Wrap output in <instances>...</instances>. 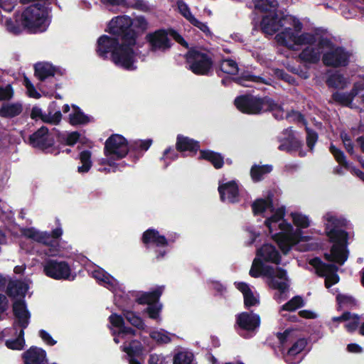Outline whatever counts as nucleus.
<instances>
[{"label":"nucleus","mask_w":364,"mask_h":364,"mask_svg":"<svg viewBox=\"0 0 364 364\" xmlns=\"http://www.w3.org/2000/svg\"><path fill=\"white\" fill-rule=\"evenodd\" d=\"M174 364H195L193 353L188 351L178 353L174 358Z\"/></svg>","instance_id":"obj_46"},{"label":"nucleus","mask_w":364,"mask_h":364,"mask_svg":"<svg viewBox=\"0 0 364 364\" xmlns=\"http://www.w3.org/2000/svg\"><path fill=\"white\" fill-rule=\"evenodd\" d=\"M309 264L314 269L315 272L318 275L325 277L326 288L328 289L332 285L338 282L339 277L336 274L337 268L334 265L326 264L317 257L311 259Z\"/></svg>","instance_id":"obj_19"},{"label":"nucleus","mask_w":364,"mask_h":364,"mask_svg":"<svg viewBox=\"0 0 364 364\" xmlns=\"http://www.w3.org/2000/svg\"><path fill=\"white\" fill-rule=\"evenodd\" d=\"M58 72V68L47 62L38 63L35 65L36 75L41 81L54 77Z\"/></svg>","instance_id":"obj_32"},{"label":"nucleus","mask_w":364,"mask_h":364,"mask_svg":"<svg viewBox=\"0 0 364 364\" xmlns=\"http://www.w3.org/2000/svg\"><path fill=\"white\" fill-rule=\"evenodd\" d=\"M236 288L242 293L244 297V303L246 307L257 306L259 303L258 294L253 291L250 286L244 282H235Z\"/></svg>","instance_id":"obj_27"},{"label":"nucleus","mask_w":364,"mask_h":364,"mask_svg":"<svg viewBox=\"0 0 364 364\" xmlns=\"http://www.w3.org/2000/svg\"><path fill=\"white\" fill-rule=\"evenodd\" d=\"M174 237L166 238L164 235H161L157 230L154 229L147 230L143 235L142 240L146 245L155 246L158 252L157 259L162 258L166 253L167 247L171 242L174 241Z\"/></svg>","instance_id":"obj_18"},{"label":"nucleus","mask_w":364,"mask_h":364,"mask_svg":"<svg viewBox=\"0 0 364 364\" xmlns=\"http://www.w3.org/2000/svg\"><path fill=\"white\" fill-rule=\"evenodd\" d=\"M1 24L4 26L9 32L18 33L20 32V28L11 21V19L6 16L1 15Z\"/></svg>","instance_id":"obj_51"},{"label":"nucleus","mask_w":364,"mask_h":364,"mask_svg":"<svg viewBox=\"0 0 364 364\" xmlns=\"http://www.w3.org/2000/svg\"><path fill=\"white\" fill-rule=\"evenodd\" d=\"M129 150L127 140L120 134H112L105 141V157L99 161L100 165H107L109 167L99 168L101 172H115L119 170L121 164L115 162L125 157Z\"/></svg>","instance_id":"obj_8"},{"label":"nucleus","mask_w":364,"mask_h":364,"mask_svg":"<svg viewBox=\"0 0 364 364\" xmlns=\"http://www.w3.org/2000/svg\"><path fill=\"white\" fill-rule=\"evenodd\" d=\"M164 157L165 159L175 160L178 157V154L172 148H168L165 150Z\"/></svg>","instance_id":"obj_63"},{"label":"nucleus","mask_w":364,"mask_h":364,"mask_svg":"<svg viewBox=\"0 0 364 364\" xmlns=\"http://www.w3.org/2000/svg\"><path fill=\"white\" fill-rule=\"evenodd\" d=\"M70 123L73 125L85 124L91 121V118L85 115L78 107L73 105L69 114Z\"/></svg>","instance_id":"obj_36"},{"label":"nucleus","mask_w":364,"mask_h":364,"mask_svg":"<svg viewBox=\"0 0 364 364\" xmlns=\"http://www.w3.org/2000/svg\"><path fill=\"white\" fill-rule=\"evenodd\" d=\"M220 68L223 72L229 75L237 74L239 68L235 61L231 59H225L221 62Z\"/></svg>","instance_id":"obj_45"},{"label":"nucleus","mask_w":364,"mask_h":364,"mask_svg":"<svg viewBox=\"0 0 364 364\" xmlns=\"http://www.w3.org/2000/svg\"><path fill=\"white\" fill-rule=\"evenodd\" d=\"M21 232L23 237L34 242L46 245L51 244V237L48 232L40 231L34 228H28L22 229Z\"/></svg>","instance_id":"obj_28"},{"label":"nucleus","mask_w":364,"mask_h":364,"mask_svg":"<svg viewBox=\"0 0 364 364\" xmlns=\"http://www.w3.org/2000/svg\"><path fill=\"white\" fill-rule=\"evenodd\" d=\"M176 146L178 151L190 153H196L200 147L198 141L183 135H178Z\"/></svg>","instance_id":"obj_34"},{"label":"nucleus","mask_w":364,"mask_h":364,"mask_svg":"<svg viewBox=\"0 0 364 364\" xmlns=\"http://www.w3.org/2000/svg\"><path fill=\"white\" fill-rule=\"evenodd\" d=\"M200 159H203L210 161L215 168H220L223 165V158L218 153L212 151L210 150L200 151Z\"/></svg>","instance_id":"obj_37"},{"label":"nucleus","mask_w":364,"mask_h":364,"mask_svg":"<svg viewBox=\"0 0 364 364\" xmlns=\"http://www.w3.org/2000/svg\"><path fill=\"white\" fill-rule=\"evenodd\" d=\"M260 277L265 278L269 287L278 291L274 297L279 303L286 299L285 293L289 287V279L285 269L278 267H267L261 271Z\"/></svg>","instance_id":"obj_10"},{"label":"nucleus","mask_w":364,"mask_h":364,"mask_svg":"<svg viewBox=\"0 0 364 364\" xmlns=\"http://www.w3.org/2000/svg\"><path fill=\"white\" fill-rule=\"evenodd\" d=\"M315 38L313 42L306 43L299 53V58L305 62L316 63L323 55V63L327 66L339 67L348 64L350 53L343 48L336 46L327 38L318 32L311 33Z\"/></svg>","instance_id":"obj_3"},{"label":"nucleus","mask_w":364,"mask_h":364,"mask_svg":"<svg viewBox=\"0 0 364 364\" xmlns=\"http://www.w3.org/2000/svg\"><path fill=\"white\" fill-rule=\"evenodd\" d=\"M147 28V22L143 16H137L132 19L130 29L136 34V31H144Z\"/></svg>","instance_id":"obj_50"},{"label":"nucleus","mask_w":364,"mask_h":364,"mask_svg":"<svg viewBox=\"0 0 364 364\" xmlns=\"http://www.w3.org/2000/svg\"><path fill=\"white\" fill-rule=\"evenodd\" d=\"M109 321L111 324L110 328L114 336V341L116 343H126L134 337L135 331L132 328L124 326V320L121 316L112 314L109 317Z\"/></svg>","instance_id":"obj_20"},{"label":"nucleus","mask_w":364,"mask_h":364,"mask_svg":"<svg viewBox=\"0 0 364 364\" xmlns=\"http://www.w3.org/2000/svg\"><path fill=\"white\" fill-rule=\"evenodd\" d=\"M149 335L153 340L159 343H167L171 341L170 334L164 329L153 330Z\"/></svg>","instance_id":"obj_43"},{"label":"nucleus","mask_w":364,"mask_h":364,"mask_svg":"<svg viewBox=\"0 0 364 364\" xmlns=\"http://www.w3.org/2000/svg\"><path fill=\"white\" fill-rule=\"evenodd\" d=\"M303 27L297 17L283 15L276 10L264 16L261 22V28L264 33L273 35L277 32V43L292 50H299L315 39L311 32H302Z\"/></svg>","instance_id":"obj_2"},{"label":"nucleus","mask_w":364,"mask_h":364,"mask_svg":"<svg viewBox=\"0 0 364 364\" xmlns=\"http://www.w3.org/2000/svg\"><path fill=\"white\" fill-rule=\"evenodd\" d=\"M307 136L306 142L310 150H312L314 144L317 141L318 136L317 134L308 128H306Z\"/></svg>","instance_id":"obj_56"},{"label":"nucleus","mask_w":364,"mask_h":364,"mask_svg":"<svg viewBox=\"0 0 364 364\" xmlns=\"http://www.w3.org/2000/svg\"><path fill=\"white\" fill-rule=\"evenodd\" d=\"M218 191L223 202L233 203L239 200L238 186L235 181L219 184Z\"/></svg>","instance_id":"obj_23"},{"label":"nucleus","mask_w":364,"mask_h":364,"mask_svg":"<svg viewBox=\"0 0 364 364\" xmlns=\"http://www.w3.org/2000/svg\"><path fill=\"white\" fill-rule=\"evenodd\" d=\"M23 85L26 87L27 94L30 97L35 99H39L41 97V94L36 90L34 86L28 78H24Z\"/></svg>","instance_id":"obj_52"},{"label":"nucleus","mask_w":364,"mask_h":364,"mask_svg":"<svg viewBox=\"0 0 364 364\" xmlns=\"http://www.w3.org/2000/svg\"><path fill=\"white\" fill-rule=\"evenodd\" d=\"M92 152L90 150H83L79 154V160L81 165L77 166V172L80 173H87L92 165L91 160Z\"/></svg>","instance_id":"obj_38"},{"label":"nucleus","mask_w":364,"mask_h":364,"mask_svg":"<svg viewBox=\"0 0 364 364\" xmlns=\"http://www.w3.org/2000/svg\"><path fill=\"white\" fill-rule=\"evenodd\" d=\"M14 95V91L10 85L4 87H0V100H6L11 99Z\"/></svg>","instance_id":"obj_55"},{"label":"nucleus","mask_w":364,"mask_h":364,"mask_svg":"<svg viewBox=\"0 0 364 364\" xmlns=\"http://www.w3.org/2000/svg\"><path fill=\"white\" fill-rule=\"evenodd\" d=\"M237 324L242 329L247 331H255L259 326L260 318L256 314L242 312L237 316Z\"/></svg>","instance_id":"obj_25"},{"label":"nucleus","mask_w":364,"mask_h":364,"mask_svg":"<svg viewBox=\"0 0 364 364\" xmlns=\"http://www.w3.org/2000/svg\"><path fill=\"white\" fill-rule=\"evenodd\" d=\"M177 6L179 13L192 25L198 28L203 33L210 34V31L208 26L195 18L192 14L189 6L185 2L183 1H178Z\"/></svg>","instance_id":"obj_26"},{"label":"nucleus","mask_w":364,"mask_h":364,"mask_svg":"<svg viewBox=\"0 0 364 364\" xmlns=\"http://www.w3.org/2000/svg\"><path fill=\"white\" fill-rule=\"evenodd\" d=\"M236 80L238 84L244 87H252V82L258 84H269V82L264 80L263 78L260 77L250 75L238 77L236 79Z\"/></svg>","instance_id":"obj_41"},{"label":"nucleus","mask_w":364,"mask_h":364,"mask_svg":"<svg viewBox=\"0 0 364 364\" xmlns=\"http://www.w3.org/2000/svg\"><path fill=\"white\" fill-rule=\"evenodd\" d=\"M345 326L348 331H355L359 323V318L355 314H350L346 312Z\"/></svg>","instance_id":"obj_48"},{"label":"nucleus","mask_w":364,"mask_h":364,"mask_svg":"<svg viewBox=\"0 0 364 364\" xmlns=\"http://www.w3.org/2000/svg\"><path fill=\"white\" fill-rule=\"evenodd\" d=\"M31 117L36 120L41 119L44 122L57 124L61 120L62 114L60 111H57L53 114L51 112L43 114L40 107L35 106L32 108Z\"/></svg>","instance_id":"obj_31"},{"label":"nucleus","mask_w":364,"mask_h":364,"mask_svg":"<svg viewBox=\"0 0 364 364\" xmlns=\"http://www.w3.org/2000/svg\"><path fill=\"white\" fill-rule=\"evenodd\" d=\"M102 4L111 10V7L119 6L124 4V0H100Z\"/></svg>","instance_id":"obj_60"},{"label":"nucleus","mask_w":364,"mask_h":364,"mask_svg":"<svg viewBox=\"0 0 364 364\" xmlns=\"http://www.w3.org/2000/svg\"><path fill=\"white\" fill-rule=\"evenodd\" d=\"M80 134L77 132H73L68 134L65 141L66 144L69 146L74 145L79 139Z\"/></svg>","instance_id":"obj_58"},{"label":"nucleus","mask_w":364,"mask_h":364,"mask_svg":"<svg viewBox=\"0 0 364 364\" xmlns=\"http://www.w3.org/2000/svg\"><path fill=\"white\" fill-rule=\"evenodd\" d=\"M323 218L326 235L333 244L330 253H326L325 257L328 260L343 264L348 257V235L339 228L346 225V221L332 213H326Z\"/></svg>","instance_id":"obj_6"},{"label":"nucleus","mask_w":364,"mask_h":364,"mask_svg":"<svg viewBox=\"0 0 364 364\" xmlns=\"http://www.w3.org/2000/svg\"><path fill=\"white\" fill-rule=\"evenodd\" d=\"M124 316L132 326L138 328L139 329H144L145 328L143 320L134 312L125 310L124 311Z\"/></svg>","instance_id":"obj_44"},{"label":"nucleus","mask_w":364,"mask_h":364,"mask_svg":"<svg viewBox=\"0 0 364 364\" xmlns=\"http://www.w3.org/2000/svg\"><path fill=\"white\" fill-rule=\"evenodd\" d=\"M121 348L127 354L129 364H141L134 358L135 356H139L143 353V347L139 341H132L129 346L124 343Z\"/></svg>","instance_id":"obj_33"},{"label":"nucleus","mask_w":364,"mask_h":364,"mask_svg":"<svg viewBox=\"0 0 364 364\" xmlns=\"http://www.w3.org/2000/svg\"><path fill=\"white\" fill-rule=\"evenodd\" d=\"M42 265L43 273L50 278L57 280H73L75 278V274L67 261L48 259Z\"/></svg>","instance_id":"obj_13"},{"label":"nucleus","mask_w":364,"mask_h":364,"mask_svg":"<svg viewBox=\"0 0 364 364\" xmlns=\"http://www.w3.org/2000/svg\"><path fill=\"white\" fill-rule=\"evenodd\" d=\"M97 53L104 58L109 54L112 62L125 70H134L136 68V49L133 34L130 35L127 43L117 37L102 36L97 41Z\"/></svg>","instance_id":"obj_5"},{"label":"nucleus","mask_w":364,"mask_h":364,"mask_svg":"<svg viewBox=\"0 0 364 364\" xmlns=\"http://www.w3.org/2000/svg\"><path fill=\"white\" fill-rule=\"evenodd\" d=\"M132 26V18L127 16H117L113 18L107 26V31L116 36L121 41L128 43L130 35L133 34L136 41V34L130 29Z\"/></svg>","instance_id":"obj_15"},{"label":"nucleus","mask_w":364,"mask_h":364,"mask_svg":"<svg viewBox=\"0 0 364 364\" xmlns=\"http://www.w3.org/2000/svg\"><path fill=\"white\" fill-rule=\"evenodd\" d=\"M252 207L255 215L264 218V226L268 235L277 244L284 255H287L301 242L311 239L302 230L311 224L308 215L298 211L291 212V223L284 218L285 208L282 206L274 208L269 197L256 200Z\"/></svg>","instance_id":"obj_1"},{"label":"nucleus","mask_w":364,"mask_h":364,"mask_svg":"<svg viewBox=\"0 0 364 364\" xmlns=\"http://www.w3.org/2000/svg\"><path fill=\"white\" fill-rule=\"evenodd\" d=\"M341 138L343 141V143L347 150L350 154L353 153V146L351 142V139L348 136V134L345 132L341 133Z\"/></svg>","instance_id":"obj_57"},{"label":"nucleus","mask_w":364,"mask_h":364,"mask_svg":"<svg viewBox=\"0 0 364 364\" xmlns=\"http://www.w3.org/2000/svg\"><path fill=\"white\" fill-rule=\"evenodd\" d=\"M336 298L339 308H352L356 304L355 300L346 294H338Z\"/></svg>","instance_id":"obj_47"},{"label":"nucleus","mask_w":364,"mask_h":364,"mask_svg":"<svg viewBox=\"0 0 364 364\" xmlns=\"http://www.w3.org/2000/svg\"><path fill=\"white\" fill-rule=\"evenodd\" d=\"M39 336L42 340L48 345L53 346L56 343V341L53 339L50 335L43 330L40 331Z\"/></svg>","instance_id":"obj_59"},{"label":"nucleus","mask_w":364,"mask_h":364,"mask_svg":"<svg viewBox=\"0 0 364 364\" xmlns=\"http://www.w3.org/2000/svg\"><path fill=\"white\" fill-rule=\"evenodd\" d=\"M307 341L304 338L298 339L284 355V359L289 364H298L302 360L301 353L304 350Z\"/></svg>","instance_id":"obj_24"},{"label":"nucleus","mask_w":364,"mask_h":364,"mask_svg":"<svg viewBox=\"0 0 364 364\" xmlns=\"http://www.w3.org/2000/svg\"><path fill=\"white\" fill-rule=\"evenodd\" d=\"M291 333V330H286L284 333H279L277 334V338L280 341V343L283 344L289 339Z\"/></svg>","instance_id":"obj_64"},{"label":"nucleus","mask_w":364,"mask_h":364,"mask_svg":"<svg viewBox=\"0 0 364 364\" xmlns=\"http://www.w3.org/2000/svg\"><path fill=\"white\" fill-rule=\"evenodd\" d=\"M87 272L99 284L108 289L115 295L121 296L120 293L123 291V285L103 269L98 266H92L87 268Z\"/></svg>","instance_id":"obj_17"},{"label":"nucleus","mask_w":364,"mask_h":364,"mask_svg":"<svg viewBox=\"0 0 364 364\" xmlns=\"http://www.w3.org/2000/svg\"><path fill=\"white\" fill-rule=\"evenodd\" d=\"M151 144H152L151 139H145V140L138 139V140L133 141V143L132 144L131 146L134 149H137V150L146 151L151 146Z\"/></svg>","instance_id":"obj_53"},{"label":"nucleus","mask_w":364,"mask_h":364,"mask_svg":"<svg viewBox=\"0 0 364 364\" xmlns=\"http://www.w3.org/2000/svg\"><path fill=\"white\" fill-rule=\"evenodd\" d=\"M164 287H157L154 290L150 292L142 293L138 298L137 301L141 304H148L146 310L150 318L161 320L160 312L162 309V305L159 303V299L162 292L164 291Z\"/></svg>","instance_id":"obj_16"},{"label":"nucleus","mask_w":364,"mask_h":364,"mask_svg":"<svg viewBox=\"0 0 364 364\" xmlns=\"http://www.w3.org/2000/svg\"><path fill=\"white\" fill-rule=\"evenodd\" d=\"M282 256L277 247L271 243H264L256 251V257L254 259L250 270V275L257 278L261 276V271L264 267H272L267 263L278 265L281 263Z\"/></svg>","instance_id":"obj_9"},{"label":"nucleus","mask_w":364,"mask_h":364,"mask_svg":"<svg viewBox=\"0 0 364 364\" xmlns=\"http://www.w3.org/2000/svg\"><path fill=\"white\" fill-rule=\"evenodd\" d=\"M272 170V167L269 165L254 166L251 169V176L253 181H258L262 178L264 175L269 173Z\"/></svg>","instance_id":"obj_42"},{"label":"nucleus","mask_w":364,"mask_h":364,"mask_svg":"<svg viewBox=\"0 0 364 364\" xmlns=\"http://www.w3.org/2000/svg\"><path fill=\"white\" fill-rule=\"evenodd\" d=\"M256 9L267 12L269 14L277 9V2L276 0H254Z\"/></svg>","instance_id":"obj_40"},{"label":"nucleus","mask_w":364,"mask_h":364,"mask_svg":"<svg viewBox=\"0 0 364 364\" xmlns=\"http://www.w3.org/2000/svg\"><path fill=\"white\" fill-rule=\"evenodd\" d=\"M330 151L332 153V154L334 156L336 161L340 164L343 165L346 164V159L344 156L343 153L337 149L335 146L331 145L330 147Z\"/></svg>","instance_id":"obj_54"},{"label":"nucleus","mask_w":364,"mask_h":364,"mask_svg":"<svg viewBox=\"0 0 364 364\" xmlns=\"http://www.w3.org/2000/svg\"><path fill=\"white\" fill-rule=\"evenodd\" d=\"M271 103L272 104V106H271L272 107H269L268 111L272 112L275 119H282L286 117L287 119L289 121L295 120L298 122H302L304 124H306L302 115L299 112H292L291 113H286L284 109L279 105L275 103L272 100Z\"/></svg>","instance_id":"obj_30"},{"label":"nucleus","mask_w":364,"mask_h":364,"mask_svg":"<svg viewBox=\"0 0 364 364\" xmlns=\"http://www.w3.org/2000/svg\"><path fill=\"white\" fill-rule=\"evenodd\" d=\"M303 305V299L300 296H294L282 306L281 311H294Z\"/></svg>","instance_id":"obj_49"},{"label":"nucleus","mask_w":364,"mask_h":364,"mask_svg":"<svg viewBox=\"0 0 364 364\" xmlns=\"http://www.w3.org/2000/svg\"><path fill=\"white\" fill-rule=\"evenodd\" d=\"M25 364H48L46 353L41 348L31 347L23 354Z\"/></svg>","instance_id":"obj_29"},{"label":"nucleus","mask_w":364,"mask_h":364,"mask_svg":"<svg viewBox=\"0 0 364 364\" xmlns=\"http://www.w3.org/2000/svg\"><path fill=\"white\" fill-rule=\"evenodd\" d=\"M164 358L163 356L157 354H151L149 356V364H163Z\"/></svg>","instance_id":"obj_62"},{"label":"nucleus","mask_w":364,"mask_h":364,"mask_svg":"<svg viewBox=\"0 0 364 364\" xmlns=\"http://www.w3.org/2000/svg\"><path fill=\"white\" fill-rule=\"evenodd\" d=\"M236 107L242 112L248 114H258L272 107L271 99L252 95H242L235 100Z\"/></svg>","instance_id":"obj_12"},{"label":"nucleus","mask_w":364,"mask_h":364,"mask_svg":"<svg viewBox=\"0 0 364 364\" xmlns=\"http://www.w3.org/2000/svg\"><path fill=\"white\" fill-rule=\"evenodd\" d=\"M168 36L174 38L182 46L187 47V43L176 31L169 30H157L154 32L149 33L146 35V39L149 43V48L151 51L164 52L171 47V42Z\"/></svg>","instance_id":"obj_11"},{"label":"nucleus","mask_w":364,"mask_h":364,"mask_svg":"<svg viewBox=\"0 0 364 364\" xmlns=\"http://www.w3.org/2000/svg\"><path fill=\"white\" fill-rule=\"evenodd\" d=\"M362 90H364V79H361L354 84L353 89L350 93L346 94L337 92L333 95V99L341 105L350 108L358 109L360 107L353 103V100Z\"/></svg>","instance_id":"obj_21"},{"label":"nucleus","mask_w":364,"mask_h":364,"mask_svg":"<svg viewBox=\"0 0 364 364\" xmlns=\"http://www.w3.org/2000/svg\"><path fill=\"white\" fill-rule=\"evenodd\" d=\"M28 288V283L17 280L10 281L8 284V294L16 299L13 304L15 320L12 328L15 331L16 338L6 341V346L11 350H20L23 348L25 345L24 329L29 323L31 315L25 301L21 298L25 296Z\"/></svg>","instance_id":"obj_4"},{"label":"nucleus","mask_w":364,"mask_h":364,"mask_svg":"<svg viewBox=\"0 0 364 364\" xmlns=\"http://www.w3.org/2000/svg\"><path fill=\"white\" fill-rule=\"evenodd\" d=\"M23 4L31 3L22 12L20 23L31 32H43L50 24L49 11L43 0H21Z\"/></svg>","instance_id":"obj_7"},{"label":"nucleus","mask_w":364,"mask_h":364,"mask_svg":"<svg viewBox=\"0 0 364 364\" xmlns=\"http://www.w3.org/2000/svg\"><path fill=\"white\" fill-rule=\"evenodd\" d=\"M348 82L349 81L346 78L343 77L338 72H336L331 75L327 80L328 86L335 88H344Z\"/></svg>","instance_id":"obj_39"},{"label":"nucleus","mask_w":364,"mask_h":364,"mask_svg":"<svg viewBox=\"0 0 364 364\" xmlns=\"http://www.w3.org/2000/svg\"><path fill=\"white\" fill-rule=\"evenodd\" d=\"M62 235H63V230L60 227H58L55 229H54L52 231L51 234H50V235L51 237V240H52L51 244L48 246V247L54 246L55 242L54 239H58V238L60 237Z\"/></svg>","instance_id":"obj_61"},{"label":"nucleus","mask_w":364,"mask_h":364,"mask_svg":"<svg viewBox=\"0 0 364 364\" xmlns=\"http://www.w3.org/2000/svg\"><path fill=\"white\" fill-rule=\"evenodd\" d=\"M30 144L43 150L50 149L54 144V136L46 127H42L30 136Z\"/></svg>","instance_id":"obj_22"},{"label":"nucleus","mask_w":364,"mask_h":364,"mask_svg":"<svg viewBox=\"0 0 364 364\" xmlns=\"http://www.w3.org/2000/svg\"><path fill=\"white\" fill-rule=\"evenodd\" d=\"M23 110L20 102L4 103L0 107V117L3 118H12L19 115Z\"/></svg>","instance_id":"obj_35"},{"label":"nucleus","mask_w":364,"mask_h":364,"mask_svg":"<svg viewBox=\"0 0 364 364\" xmlns=\"http://www.w3.org/2000/svg\"><path fill=\"white\" fill-rule=\"evenodd\" d=\"M188 68L196 75H207L212 68V61L207 51L200 48L192 49L186 56Z\"/></svg>","instance_id":"obj_14"}]
</instances>
